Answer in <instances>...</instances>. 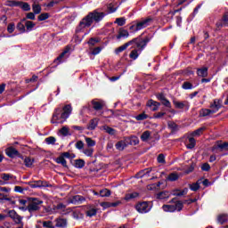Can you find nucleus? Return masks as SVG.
Masks as SVG:
<instances>
[{
	"instance_id": "nucleus-60",
	"label": "nucleus",
	"mask_w": 228,
	"mask_h": 228,
	"mask_svg": "<svg viewBox=\"0 0 228 228\" xmlns=\"http://www.w3.org/2000/svg\"><path fill=\"white\" fill-rule=\"evenodd\" d=\"M167 113L165 112H158L153 115V118H163Z\"/></svg>"
},
{
	"instance_id": "nucleus-20",
	"label": "nucleus",
	"mask_w": 228,
	"mask_h": 228,
	"mask_svg": "<svg viewBox=\"0 0 228 228\" xmlns=\"http://www.w3.org/2000/svg\"><path fill=\"white\" fill-rule=\"evenodd\" d=\"M132 42H134V39L133 41H130L128 43H126L125 45L118 47L116 50H115V53L116 54H120V53L126 51V49H127V47H129V45L132 43Z\"/></svg>"
},
{
	"instance_id": "nucleus-61",
	"label": "nucleus",
	"mask_w": 228,
	"mask_h": 228,
	"mask_svg": "<svg viewBox=\"0 0 228 228\" xmlns=\"http://www.w3.org/2000/svg\"><path fill=\"white\" fill-rule=\"evenodd\" d=\"M0 200H12V198H8V194L0 193Z\"/></svg>"
},
{
	"instance_id": "nucleus-37",
	"label": "nucleus",
	"mask_w": 228,
	"mask_h": 228,
	"mask_svg": "<svg viewBox=\"0 0 228 228\" xmlns=\"http://www.w3.org/2000/svg\"><path fill=\"white\" fill-rule=\"evenodd\" d=\"M32 10H33L34 13H36V15H38V13H40V12H42V7L40 6V4H33Z\"/></svg>"
},
{
	"instance_id": "nucleus-64",
	"label": "nucleus",
	"mask_w": 228,
	"mask_h": 228,
	"mask_svg": "<svg viewBox=\"0 0 228 228\" xmlns=\"http://www.w3.org/2000/svg\"><path fill=\"white\" fill-rule=\"evenodd\" d=\"M76 147H77L78 150H81V149H83V147H85V143L83 142V141H78V142H77V143H76Z\"/></svg>"
},
{
	"instance_id": "nucleus-47",
	"label": "nucleus",
	"mask_w": 228,
	"mask_h": 228,
	"mask_svg": "<svg viewBox=\"0 0 228 228\" xmlns=\"http://www.w3.org/2000/svg\"><path fill=\"white\" fill-rule=\"evenodd\" d=\"M84 154L86 156H88L89 158H92L94 156V149L92 148H86L84 150Z\"/></svg>"
},
{
	"instance_id": "nucleus-31",
	"label": "nucleus",
	"mask_w": 228,
	"mask_h": 228,
	"mask_svg": "<svg viewBox=\"0 0 228 228\" xmlns=\"http://www.w3.org/2000/svg\"><path fill=\"white\" fill-rule=\"evenodd\" d=\"M26 21V19H23L20 22H19L17 24V29L20 32V33H26V26H24V22Z\"/></svg>"
},
{
	"instance_id": "nucleus-23",
	"label": "nucleus",
	"mask_w": 228,
	"mask_h": 228,
	"mask_svg": "<svg viewBox=\"0 0 228 228\" xmlns=\"http://www.w3.org/2000/svg\"><path fill=\"white\" fill-rule=\"evenodd\" d=\"M210 115H214L210 109H202L200 111V117H209Z\"/></svg>"
},
{
	"instance_id": "nucleus-49",
	"label": "nucleus",
	"mask_w": 228,
	"mask_h": 228,
	"mask_svg": "<svg viewBox=\"0 0 228 228\" xmlns=\"http://www.w3.org/2000/svg\"><path fill=\"white\" fill-rule=\"evenodd\" d=\"M115 24H118V26H124V24H126V18L116 19Z\"/></svg>"
},
{
	"instance_id": "nucleus-43",
	"label": "nucleus",
	"mask_w": 228,
	"mask_h": 228,
	"mask_svg": "<svg viewBox=\"0 0 228 228\" xmlns=\"http://www.w3.org/2000/svg\"><path fill=\"white\" fill-rule=\"evenodd\" d=\"M110 195H111V191L108 189L100 191V196L102 197H110Z\"/></svg>"
},
{
	"instance_id": "nucleus-30",
	"label": "nucleus",
	"mask_w": 228,
	"mask_h": 228,
	"mask_svg": "<svg viewBox=\"0 0 228 228\" xmlns=\"http://www.w3.org/2000/svg\"><path fill=\"white\" fill-rule=\"evenodd\" d=\"M127 37H129V32L126 29H120L117 38L119 40V38H127Z\"/></svg>"
},
{
	"instance_id": "nucleus-1",
	"label": "nucleus",
	"mask_w": 228,
	"mask_h": 228,
	"mask_svg": "<svg viewBox=\"0 0 228 228\" xmlns=\"http://www.w3.org/2000/svg\"><path fill=\"white\" fill-rule=\"evenodd\" d=\"M106 17L104 12H99L98 11H94L93 12H89L86 17H85L81 21L78 27L77 28L76 32L81 33L85 28H90L92 24L94 22H101L102 19Z\"/></svg>"
},
{
	"instance_id": "nucleus-13",
	"label": "nucleus",
	"mask_w": 228,
	"mask_h": 228,
	"mask_svg": "<svg viewBox=\"0 0 228 228\" xmlns=\"http://www.w3.org/2000/svg\"><path fill=\"white\" fill-rule=\"evenodd\" d=\"M122 202L116 201V202H102L100 203V206L103 208V209H108V208H117V206H120Z\"/></svg>"
},
{
	"instance_id": "nucleus-2",
	"label": "nucleus",
	"mask_w": 228,
	"mask_h": 228,
	"mask_svg": "<svg viewBox=\"0 0 228 228\" xmlns=\"http://www.w3.org/2000/svg\"><path fill=\"white\" fill-rule=\"evenodd\" d=\"M42 204L44 201L38 198H29L28 200L27 209L30 213H36V211H40V208H42Z\"/></svg>"
},
{
	"instance_id": "nucleus-8",
	"label": "nucleus",
	"mask_w": 228,
	"mask_h": 228,
	"mask_svg": "<svg viewBox=\"0 0 228 228\" xmlns=\"http://www.w3.org/2000/svg\"><path fill=\"white\" fill-rule=\"evenodd\" d=\"M8 216L15 224H22V216H20L15 210H10Z\"/></svg>"
},
{
	"instance_id": "nucleus-34",
	"label": "nucleus",
	"mask_w": 228,
	"mask_h": 228,
	"mask_svg": "<svg viewBox=\"0 0 228 228\" xmlns=\"http://www.w3.org/2000/svg\"><path fill=\"white\" fill-rule=\"evenodd\" d=\"M198 76H200V77H208V68L199 69Z\"/></svg>"
},
{
	"instance_id": "nucleus-9",
	"label": "nucleus",
	"mask_w": 228,
	"mask_h": 228,
	"mask_svg": "<svg viewBox=\"0 0 228 228\" xmlns=\"http://www.w3.org/2000/svg\"><path fill=\"white\" fill-rule=\"evenodd\" d=\"M85 200H86L85 197L80 195H76L71 198H69L68 202L69 204H83Z\"/></svg>"
},
{
	"instance_id": "nucleus-12",
	"label": "nucleus",
	"mask_w": 228,
	"mask_h": 228,
	"mask_svg": "<svg viewBox=\"0 0 228 228\" xmlns=\"http://www.w3.org/2000/svg\"><path fill=\"white\" fill-rule=\"evenodd\" d=\"M93 108L96 111H100V110H102L104 106H106V103L103 101H97V100H93L92 101Z\"/></svg>"
},
{
	"instance_id": "nucleus-27",
	"label": "nucleus",
	"mask_w": 228,
	"mask_h": 228,
	"mask_svg": "<svg viewBox=\"0 0 228 228\" xmlns=\"http://www.w3.org/2000/svg\"><path fill=\"white\" fill-rule=\"evenodd\" d=\"M142 142H149L151 140V132L150 131H144L141 135Z\"/></svg>"
},
{
	"instance_id": "nucleus-6",
	"label": "nucleus",
	"mask_w": 228,
	"mask_h": 228,
	"mask_svg": "<svg viewBox=\"0 0 228 228\" xmlns=\"http://www.w3.org/2000/svg\"><path fill=\"white\" fill-rule=\"evenodd\" d=\"M151 22H152L151 18H147L145 20H142L137 22V24L135 26V31H140V29H143V28H147V26H149L151 24Z\"/></svg>"
},
{
	"instance_id": "nucleus-62",
	"label": "nucleus",
	"mask_w": 228,
	"mask_h": 228,
	"mask_svg": "<svg viewBox=\"0 0 228 228\" xmlns=\"http://www.w3.org/2000/svg\"><path fill=\"white\" fill-rule=\"evenodd\" d=\"M162 104L166 106V108H172V103H170V101L167 100V98L162 101Z\"/></svg>"
},
{
	"instance_id": "nucleus-29",
	"label": "nucleus",
	"mask_w": 228,
	"mask_h": 228,
	"mask_svg": "<svg viewBox=\"0 0 228 228\" xmlns=\"http://www.w3.org/2000/svg\"><path fill=\"white\" fill-rule=\"evenodd\" d=\"M30 186L31 188H42V186H47V184H45V182L43 181H36L31 183Z\"/></svg>"
},
{
	"instance_id": "nucleus-58",
	"label": "nucleus",
	"mask_w": 228,
	"mask_h": 228,
	"mask_svg": "<svg viewBox=\"0 0 228 228\" xmlns=\"http://www.w3.org/2000/svg\"><path fill=\"white\" fill-rule=\"evenodd\" d=\"M158 163H162V165H165V155L159 154L157 159Z\"/></svg>"
},
{
	"instance_id": "nucleus-17",
	"label": "nucleus",
	"mask_w": 228,
	"mask_h": 228,
	"mask_svg": "<svg viewBox=\"0 0 228 228\" xmlns=\"http://www.w3.org/2000/svg\"><path fill=\"white\" fill-rule=\"evenodd\" d=\"M55 227L65 228L67 227V219L59 217L55 219Z\"/></svg>"
},
{
	"instance_id": "nucleus-7",
	"label": "nucleus",
	"mask_w": 228,
	"mask_h": 228,
	"mask_svg": "<svg viewBox=\"0 0 228 228\" xmlns=\"http://www.w3.org/2000/svg\"><path fill=\"white\" fill-rule=\"evenodd\" d=\"M173 104L175 106V108H176L177 110H190V102L184 101V102H178L174 100L173 101Z\"/></svg>"
},
{
	"instance_id": "nucleus-26",
	"label": "nucleus",
	"mask_w": 228,
	"mask_h": 228,
	"mask_svg": "<svg viewBox=\"0 0 228 228\" xmlns=\"http://www.w3.org/2000/svg\"><path fill=\"white\" fill-rule=\"evenodd\" d=\"M18 204H20V209H21V211H26V209H28V208H26V204H28V200H22V199H18L17 200Z\"/></svg>"
},
{
	"instance_id": "nucleus-54",
	"label": "nucleus",
	"mask_w": 228,
	"mask_h": 228,
	"mask_svg": "<svg viewBox=\"0 0 228 228\" xmlns=\"http://www.w3.org/2000/svg\"><path fill=\"white\" fill-rule=\"evenodd\" d=\"M48 18H49V13L45 12L40 14L37 19L38 20L42 21V20H47Z\"/></svg>"
},
{
	"instance_id": "nucleus-35",
	"label": "nucleus",
	"mask_w": 228,
	"mask_h": 228,
	"mask_svg": "<svg viewBox=\"0 0 228 228\" xmlns=\"http://www.w3.org/2000/svg\"><path fill=\"white\" fill-rule=\"evenodd\" d=\"M196 141L193 137H189V143H187V149H193L196 145Z\"/></svg>"
},
{
	"instance_id": "nucleus-52",
	"label": "nucleus",
	"mask_w": 228,
	"mask_h": 228,
	"mask_svg": "<svg viewBox=\"0 0 228 228\" xmlns=\"http://www.w3.org/2000/svg\"><path fill=\"white\" fill-rule=\"evenodd\" d=\"M205 129H206V127L199 128L198 130H196L192 133V136H200V134H202V133L204 132Z\"/></svg>"
},
{
	"instance_id": "nucleus-41",
	"label": "nucleus",
	"mask_w": 228,
	"mask_h": 228,
	"mask_svg": "<svg viewBox=\"0 0 228 228\" xmlns=\"http://www.w3.org/2000/svg\"><path fill=\"white\" fill-rule=\"evenodd\" d=\"M138 192L128 193L125 196V200H131V199H136Z\"/></svg>"
},
{
	"instance_id": "nucleus-11",
	"label": "nucleus",
	"mask_w": 228,
	"mask_h": 228,
	"mask_svg": "<svg viewBox=\"0 0 228 228\" xmlns=\"http://www.w3.org/2000/svg\"><path fill=\"white\" fill-rule=\"evenodd\" d=\"M220 108H222V101L220 100H214V102L210 104V110L213 114L216 113Z\"/></svg>"
},
{
	"instance_id": "nucleus-4",
	"label": "nucleus",
	"mask_w": 228,
	"mask_h": 228,
	"mask_svg": "<svg viewBox=\"0 0 228 228\" xmlns=\"http://www.w3.org/2000/svg\"><path fill=\"white\" fill-rule=\"evenodd\" d=\"M135 209L137 212L143 215L145 213H149V211H151V209H152V205H151V202L142 201L135 205Z\"/></svg>"
},
{
	"instance_id": "nucleus-33",
	"label": "nucleus",
	"mask_w": 228,
	"mask_h": 228,
	"mask_svg": "<svg viewBox=\"0 0 228 228\" xmlns=\"http://www.w3.org/2000/svg\"><path fill=\"white\" fill-rule=\"evenodd\" d=\"M160 184H161V183L150 184L147 186V190H150L151 191H156L159 190Z\"/></svg>"
},
{
	"instance_id": "nucleus-3",
	"label": "nucleus",
	"mask_w": 228,
	"mask_h": 228,
	"mask_svg": "<svg viewBox=\"0 0 228 228\" xmlns=\"http://www.w3.org/2000/svg\"><path fill=\"white\" fill-rule=\"evenodd\" d=\"M145 45H147V41L145 40L136 42V48L130 52L129 58H131V60H137Z\"/></svg>"
},
{
	"instance_id": "nucleus-36",
	"label": "nucleus",
	"mask_w": 228,
	"mask_h": 228,
	"mask_svg": "<svg viewBox=\"0 0 228 228\" xmlns=\"http://www.w3.org/2000/svg\"><path fill=\"white\" fill-rule=\"evenodd\" d=\"M25 26L27 28V31H32L33 28H35L36 24L33 21L27 20V21H25Z\"/></svg>"
},
{
	"instance_id": "nucleus-32",
	"label": "nucleus",
	"mask_w": 228,
	"mask_h": 228,
	"mask_svg": "<svg viewBox=\"0 0 228 228\" xmlns=\"http://www.w3.org/2000/svg\"><path fill=\"white\" fill-rule=\"evenodd\" d=\"M86 143L88 148L95 147V141L90 137H85Z\"/></svg>"
},
{
	"instance_id": "nucleus-28",
	"label": "nucleus",
	"mask_w": 228,
	"mask_h": 228,
	"mask_svg": "<svg viewBox=\"0 0 228 228\" xmlns=\"http://www.w3.org/2000/svg\"><path fill=\"white\" fill-rule=\"evenodd\" d=\"M168 197H170V192L167 191L159 192L157 194V199H160L161 200H163L164 199H168Z\"/></svg>"
},
{
	"instance_id": "nucleus-45",
	"label": "nucleus",
	"mask_w": 228,
	"mask_h": 228,
	"mask_svg": "<svg viewBox=\"0 0 228 228\" xmlns=\"http://www.w3.org/2000/svg\"><path fill=\"white\" fill-rule=\"evenodd\" d=\"M103 131H105V133H108V134H115V129L108 126H102Z\"/></svg>"
},
{
	"instance_id": "nucleus-24",
	"label": "nucleus",
	"mask_w": 228,
	"mask_h": 228,
	"mask_svg": "<svg viewBox=\"0 0 228 228\" xmlns=\"http://www.w3.org/2000/svg\"><path fill=\"white\" fill-rule=\"evenodd\" d=\"M18 6L20 8H22L24 12H29V10H31V6L29 5V4L25 2H19Z\"/></svg>"
},
{
	"instance_id": "nucleus-15",
	"label": "nucleus",
	"mask_w": 228,
	"mask_h": 228,
	"mask_svg": "<svg viewBox=\"0 0 228 228\" xmlns=\"http://www.w3.org/2000/svg\"><path fill=\"white\" fill-rule=\"evenodd\" d=\"M147 106H149V108H151L152 111H158V110H159L160 103L155 102L154 100H150L147 102Z\"/></svg>"
},
{
	"instance_id": "nucleus-18",
	"label": "nucleus",
	"mask_w": 228,
	"mask_h": 228,
	"mask_svg": "<svg viewBox=\"0 0 228 228\" xmlns=\"http://www.w3.org/2000/svg\"><path fill=\"white\" fill-rule=\"evenodd\" d=\"M5 153L9 158H15V156H19V151L13 147L7 148L5 150Z\"/></svg>"
},
{
	"instance_id": "nucleus-19",
	"label": "nucleus",
	"mask_w": 228,
	"mask_h": 228,
	"mask_svg": "<svg viewBox=\"0 0 228 228\" xmlns=\"http://www.w3.org/2000/svg\"><path fill=\"white\" fill-rule=\"evenodd\" d=\"M127 141L125 138V140L119 141L116 143V149L117 151H124V149H126V147H127Z\"/></svg>"
},
{
	"instance_id": "nucleus-46",
	"label": "nucleus",
	"mask_w": 228,
	"mask_h": 228,
	"mask_svg": "<svg viewBox=\"0 0 228 228\" xmlns=\"http://www.w3.org/2000/svg\"><path fill=\"white\" fill-rule=\"evenodd\" d=\"M218 222L219 224H225V222L228 221V216L227 215H221L218 216Z\"/></svg>"
},
{
	"instance_id": "nucleus-38",
	"label": "nucleus",
	"mask_w": 228,
	"mask_h": 228,
	"mask_svg": "<svg viewBox=\"0 0 228 228\" xmlns=\"http://www.w3.org/2000/svg\"><path fill=\"white\" fill-rule=\"evenodd\" d=\"M189 188L190 190H191V191H197V190L200 188V182H197L195 183L190 184Z\"/></svg>"
},
{
	"instance_id": "nucleus-5",
	"label": "nucleus",
	"mask_w": 228,
	"mask_h": 228,
	"mask_svg": "<svg viewBox=\"0 0 228 228\" xmlns=\"http://www.w3.org/2000/svg\"><path fill=\"white\" fill-rule=\"evenodd\" d=\"M65 120L67 119L61 117V109H56L51 120L52 124H63Z\"/></svg>"
},
{
	"instance_id": "nucleus-55",
	"label": "nucleus",
	"mask_w": 228,
	"mask_h": 228,
	"mask_svg": "<svg viewBox=\"0 0 228 228\" xmlns=\"http://www.w3.org/2000/svg\"><path fill=\"white\" fill-rule=\"evenodd\" d=\"M168 128L172 129V131H177V125L172 121L167 123Z\"/></svg>"
},
{
	"instance_id": "nucleus-56",
	"label": "nucleus",
	"mask_w": 228,
	"mask_h": 228,
	"mask_svg": "<svg viewBox=\"0 0 228 228\" xmlns=\"http://www.w3.org/2000/svg\"><path fill=\"white\" fill-rule=\"evenodd\" d=\"M86 215L88 216H95V215H97V209L95 208H91L86 212Z\"/></svg>"
},
{
	"instance_id": "nucleus-59",
	"label": "nucleus",
	"mask_w": 228,
	"mask_h": 228,
	"mask_svg": "<svg viewBox=\"0 0 228 228\" xmlns=\"http://www.w3.org/2000/svg\"><path fill=\"white\" fill-rule=\"evenodd\" d=\"M43 227L54 228V226L53 225V222L51 221L43 222Z\"/></svg>"
},
{
	"instance_id": "nucleus-21",
	"label": "nucleus",
	"mask_w": 228,
	"mask_h": 228,
	"mask_svg": "<svg viewBox=\"0 0 228 228\" xmlns=\"http://www.w3.org/2000/svg\"><path fill=\"white\" fill-rule=\"evenodd\" d=\"M98 124H99V119L97 118L91 119L89 122V125L87 126V129H89L90 131H94V129L97 127Z\"/></svg>"
},
{
	"instance_id": "nucleus-22",
	"label": "nucleus",
	"mask_w": 228,
	"mask_h": 228,
	"mask_svg": "<svg viewBox=\"0 0 228 228\" xmlns=\"http://www.w3.org/2000/svg\"><path fill=\"white\" fill-rule=\"evenodd\" d=\"M162 208L164 209V211L169 212V213H174V211H175V207L174 205V202H172L169 205H164L162 207Z\"/></svg>"
},
{
	"instance_id": "nucleus-14",
	"label": "nucleus",
	"mask_w": 228,
	"mask_h": 228,
	"mask_svg": "<svg viewBox=\"0 0 228 228\" xmlns=\"http://www.w3.org/2000/svg\"><path fill=\"white\" fill-rule=\"evenodd\" d=\"M61 118H68L69 117L70 113H72V106L70 105H65L62 109Z\"/></svg>"
},
{
	"instance_id": "nucleus-42",
	"label": "nucleus",
	"mask_w": 228,
	"mask_h": 228,
	"mask_svg": "<svg viewBox=\"0 0 228 228\" xmlns=\"http://www.w3.org/2000/svg\"><path fill=\"white\" fill-rule=\"evenodd\" d=\"M56 163L62 165V167H67V160L63 158V156H60L56 159Z\"/></svg>"
},
{
	"instance_id": "nucleus-25",
	"label": "nucleus",
	"mask_w": 228,
	"mask_h": 228,
	"mask_svg": "<svg viewBox=\"0 0 228 228\" xmlns=\"http://www.w3.org/2000/svg\"><path fill=\"white\" fill-rule=\"evenodd\" d=\"M33 163H35V159L29 157H26L24 159V165L25 167H28V168H31L33 167Z\"/></svg>"
},
{
	"instance_id": "nucleus-57",
	"label": "nucleus",
	"mask_w": 228,
	"mask_h": 228,
	"mask_svg": "<svg viewBox=\"0 0 228 228\" xmlns=\"http://www.w3.org/2000/svg\"><path fill=\"white\" fill-rule=\"evenodd\" d=\"M7 31L8 33H13V31H15V24L10 23L7 27Z\"/></svg>"
},
{
	"instance_id": "nucleus-39",
	"label": "nucleus",
	"mask_w": 228,
	"mask_h": 228,
	"mask_svg": "<svg viewBox=\"0 0 228 228\" xmlns=\"http://www.w3.org/2000/svg\"><path fill=\"white\" fill-rule=\"evenodd\" d=\"M75 167L76 168H83V167H85V160L83 159L75 160Z\"/></svg>"
},
{
	"instance_id": "nucleus-44",
	"label": "nucleus",
	"mask_w": 228,
	"mask_h": 228,
	"mask_svg": "<svg viewBox=\"0 0 228 228\" xmlns=\"http://www.w3.org/2000/svg\"><path fill=\"white\" fill-rule=\"evenodd\" d=\"M173 203H174V206H175V211H181V209H183V202L175 201Z\"/></svg>"
},
{
	"instance_id": "nucleus-50",
	"label": "nucleus",
	"mask_w": 228,
	"mask_h": 228,
	"mask_svg": "<svg viewBox=\"0 0 228 228\" xmlns=\"http://www.w3.org/2000/svg\"><path fill=\"white\" fill-rule=\"evenodd\" d=\"M135 118L137 120H145L147 118H149V116L147 114H145V112H142V114H139L135 117Z\"/></svg>"
},
{
	"instance_id": "nucleus-48",
	"label": "nucleus",
	"mask_w": 228,
	"mask_h": 228,
	"mask_svg": "<svg viewBox=\"0 0 228 228\" xmlns=\"http://www.w3.org/2000/svg\"><path fill=\"white\" fill-rule=\"evenodd\" d=\"M218 149H221V151H227L228 149V143L227 142H217Z\"/></svg>"
},
{
	"instance_id": "nucleus-16",
	"label": "nucleus",
	"mask_w": 228,
	"mask_h": 228,
	"mask_svg": "<svg viewBox=\"0 0 228 228\" xmlns=\"http://www.w3.org/2000/svg\"><path fill=\"white\" fill-rule=\"evenodd\" d=\"M126 143L127 145H138L140 143V139H138L137 136H131V137H126Z\"/></svg>"
},
{
	"instance_id": "nucleus-63",
	"label": "nucleus",
	"mask_w": 228,
	"mask_h": 228,
	"mask_svg": "<svg viewBox=\"0 0 228 228\" xmlns=\"http://www.w3.org/2000/svg\"><path fill=\"white\" fill-rule=\"evenodd\" d=\"M211 168V166H209V164L208 163H205L201 166V169L204 171V172H208V170H210Z\"/></svg>"
},
{
	"instance_id": "nucleus-10",
	"label": "nucleus",
	"mask_w": 228,
	"mask_h": 228,
	"mask_svg": "<svg viewBox=\"0 0 228 228\" xmlns=\"http://www.w3.org/2000/svg\"><path fill=\"white\" fill-rule=\"evenodd\" d=\"M228 26V12L223 15V19L216 23L217 28H227Z\"/></svg>"
},
{
	"instance_id": "nucleus-40",
	"label": "nucleus",
	"mask_w": 228,
	"mask_h": 228,
	"mask_svg": "<svg viewBox=\"0 0 228 228\" xmlns=\"http://www.w3.org/2000/svg\"><path fill=\"white\" fill-rule=\"evenodd\" d=\"M179 179V175L177 173H171L167 176V181H177Z\"/></svg>"
},
{
	"instance_id": "nucleus-53",
	"label": "nucleus",
	"mask_w": 228,
	"mask_h": 228,
	"mask_svg": "<svg viewBox=\"0 0 228 228\" xmlns=\"http://www.w3.org/2000/svg\"><path fill=\"white\" fill-rule=\"evenodd\" d=\"M46 143H48V145H54V143H56V138L51 136V137H47L45 139Z\"/></svg>"
},
{
	"instance_id": "nucleus-51",
	"label": "nucleus",
	"mask_w": 228,
	"mask_h": 228,
	"mask_svg": "<svg viewBox=\"0 0 228 228\" xmlns=\"http://www.w3.org/2000/svg\"><path fill=\"white\" fill-rule=\"evenodd\" d=\"M182 87L183 88V90H191V88H193V85H191V83L190 82H184Z\"/></svg>"
}]
</instances>
